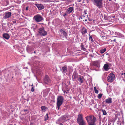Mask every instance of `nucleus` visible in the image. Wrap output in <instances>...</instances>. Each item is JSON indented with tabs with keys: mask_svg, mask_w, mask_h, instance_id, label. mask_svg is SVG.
<instances>
[{
	"mask_svg": "<svg viewBox=\"0 0 125 125\" xmlns=\"http://www.w3.org/2000/svg\"><path fill=\"white\" fill-rule=\"evenodd\" d=\"M115 34L116 36H114V37L120 38H123L124 37L123 35L118 32H115Z\"/></svg>",
	"mask_w": 125,
	"mask_h": 125,
	"instance_id": "a211bd4d",
	"label": "nucleus"
},
{
	"mask_svg": "<svg viewBox=\"0 0 125 125\" xmlns=\"http://www.w3.org/2000/svg\"><path fill=\"white\" fill-rule=\"evenodd\" d=\"M33 19L37 22H41L43 20V18L39 14H37L35 16Z\"/></svg>",
	"mask_w": 125,
	"mask_h": 125,
	"instance_id": "39448f33",
	"label": "nucleus"
},
{
	"mask_svg": "<svg viewBox=\"0 0 125 125\" xmlns=\"http://www.w3.org/2000/svg\"><path fill=\"white\" fill-rule=\"evenodd\" d=\"M12 21L13 23H15L16 22V21L15 20H12Z\"/></svg>",
	"mask_w": 125,
	"mask_h": 125,
	"instance_id": "4c0bfd02",
	"label": "nucleus"
},
{
	"mask_svg": "<svg viewBox=\"0 0 125 125\" xmlns=\"http://www.w3.org/2000/svg\"><path fill=\"white\" fill-rule=\"evenodd\" d=\"M36 73H38L39 75H40L41 74V73H42V71L41 70L39 69L38 70H36Z\"/></svg>",
	"mask_w": 125,
	"mask_h": 125,
	"instance_id": "7c9ffc66",
	"label": "nucleus"
},
{
	"mask_svg": "<svg viewBox=\"0 0 125 125\" xmlns=\"http://www.w3.org/2000/svg\"><path fill=\"white\" fill-rule=\"evenodd\" d=\"M64 100V97L63 96H58L57 99L56 104L58 110L59 109L60 106L63 103Z\"/></svg>",
	"mask_w": 125,
	"mask_h": 125,
	"instance_id": "f03ea898",
	"label": "nucleus"
},
{
	"mask_svg": "<svg viewBox=\"0 0 125 125\" xmlns=\"http://www.w3.org/2000/svg\"><path fill=\"white\" fill-rule=\"evenodd\" d=\"M87 21V19H85V20L84 21Z\"/></svg>",
	"mask_w": 125,
	"mask_h": 125,
	"instance_id": "6e6d98bb",
	"label": "nucleus"
},
{
	"mask_svg": "<svg viewBox=\"0 0 125 125\" xmlns=\"http://www.w3.org/2000/svg\"><path fill=\"white\" fill-rule=\"evenodd\" d=\"M9 125H13L12 124H9Z\"/></svg>",
	"mask_w": 125,
	"mask_h": 125,
	"instance_id": "13d9d810",
	"label": "nucleus"
},
{
	"mask_svg": "<svg viewBox=\"0 0 125 125\" xmlns=\"http://www.w3.org/2000/svg\"><path fill=\"white\" fill-rule=\"evenodd\" d=\"M87 29H83L82 30V33L83 34H85L87 32Z\"/></svg>",
	"mask_w": 125,
	"mask_h": 125,
	"instance_id": "393cba45",
	"label": "nucleus"
},
{
	"mask_svg": "<svg viewBox=\"0 0 125 125\" xmlns=\"http://www.w3.org/2000/svg\"><path fill=\"white\" fill-rule=\"evenodd\" d=\"M28 7H27L26 8V10H28Z\"/></svg>",
	"mask_w": 125,
	"mask_h": 125,
	"instance_id": "a18cd8bd",
	"label": "nucleus"
},
{
	"mask_svg": "<svg viewBox=\"0 0 125 125\" xmlns=\"http://www.w3.org/2000/svg\"><path fill=\"white\" fill-rule=\"evenodd\" d=\"M115 76L113 74L111 73L107 77V81L109 82H112L114 80Z\"/></svg>",
	"mask_w": 125,
	"mask_h": 125,
	"instance_id": "0eeeda50",
	"label": "nucleus"
},
{
	"mask_svg": "<svg viewBox=\"0 0 125 125\" xmlns=\"http://www.w3.org/2000/svg\"><path fill=\"white\" fill-rule=\"evenodd\" d=\"M60 31L62 33H63V32L64 31H64L63 29H61L60 30Z\"/></svg>",
	"mask_w": 125,
	"mask_h": 125,
	"instance_id": "e433bc0d",
	"label": "nucleus"
},
{
	"mask_svg": "<svg viewBox=\"0 0 125 125\" xmlns=\"http://www.w3.org/2000/svg\"><path fill=\"white\" fill-rule=\"evenodd\" d=\"M123 74H124V73H121V75H123Z\"/></svg>",
	"mask_w": 125,
	"mask_h": 125,
	"instance_id": "864d4df0",
	"label": "nucleus"
},
{
	"mask_svg": "<svg viewBox=\"0 0 125 125\" xmlns=\"http://www.w3.org/2000/svg\"><path fill=\"white\" fill-rule=\"evenodd\" d=\"M62 90L63 91V92L64 93H66V94H67L68 93L69 91V90H64L63 89H62Z\"/></svg>",
	"mask_w": 125,
	"mask_h": 125,
	"instance_id": "473e14b6",
	"label": "nucleus"
},
{
	"mask_svg": "<svg viewBox=\"0 0 125 125\" xmlns=\"http://www.w3.org/2000/svg\"><path fill=\"white\" fill-rule=\"evenodd\" d=\"M108 53H107V54H106V55H108Z\"/></svg>",
	"mask_w": 125,
	"mask_h": 125,
	"instance_id": "052dcab7",
	"label": "nucleus"
},
{
	"mask_svg": "<svg viewBox=\"0 0 125 125\" xmlns=\"http://www.w3.org/2000/svg\"><path fill=\"white\" fill-rule=\"evenodd\" d=\"M88 20L90 21H92V20L91 19L89 18Z\"/></svg>",
	"mask_w": 125,
	"mask_h": 125,
	"instance_id": "09e8293b",
	"label": "nucleus"
},
{
	"mask_svg": "<svg viewBox=\"0 0 125 125\" xmlns=\"http://www.w3.org/2000/svg\"><path fill=\"white\" fill-rule=\"evenodd\" d=\"M114 122L112 121H110L108 122V125H114Z\"/></svg>",
	"mask_w": 125,
	"mask_h": 125,
	"instance_id": "2f4dec72",
	"label": "nucleus"
},
{
	"mask_svg": "<svg viewBox=\"0 0 125 125\" xmlns=\"http://www.w3.org/2000/svg\"><path fill=\"white\" fill-rule=\"evenodd\" d=\"M24 112H27L28 111V110L27 109H25L24 110Z\"/></svg>",
	"mask_w": 125,
	"mask_h": 125,
	"instance_id": "c03bdc74",
	"label": "nucleus"
},
{
	"mask_svg": "<svg viewBox=\"0 0 125 125\" xmlns=\"http://www.w3.org/2000/svg\"><path fill=\"white\" fill-rule=\"evenodd\" d=\"M44 80L45 83L47 84L50 83L51 82V79L47 75L45 76Z\"/></svg>",
	"mask_w": 125,
	"mask_h": 125,
	"instance_id": "1a4fd4ad",
	"label": "nucleus"
},
{
	"mask_svg": "<svg viewBox=\"0 0 125 125\" xmlns=\"http://www.w3.org/2000/svg\"><path fill=\"white\" fill-rule=\"evenodd\" d=\"M116 42V39H115L114 40H113L112 42Z\"/></svg>",
	"mask_w": 125,
	"mask_h": 125,
	"instance_id": "79ce46f5",
	"label": "nucleus"
},
{
	"mask_svg": "<svg viewBox=\"0 0 125 125\" xmlns=\"http://www.w3.org/2000/svg\"><path fill=\"white\" fill-rule=\"evenodd\" d=\"M11 15V13L10 12H6L4 16L5 19H7L10 17Z\"/></svg>",
	"mask_w": 125,
	"mask_h": 125,
	"instance_id": "6ab92c4d",
	"label": "nucleus"
},
{
	"mask_svg": "<svg viewBox=\"0 0 125 125\" xmlns=\"http://www.w3.org/2000/svg\"><path fill=\"white\" fill-rule=\"evenodd\" d=\"M35 5L40 10H43L45 7L42 4H35Z\"/></svg>",
	"mask_w": 125,
	"mask_h": 125,
	"instance_id": "f8f14e48",
	"label": "nucleus"
},
{
	"mask_svg": "<svg viewBox=\"0 0 125 125\" xmlns=\"http://www.w3.org/2000/svg\"><path fill=\"white\" fill-rule=\"evenodd\" d=\"M67 14L66 13H64L63 15V16L64 17V16L67 15Z\"/></svg>",
	"mask_w": 125,
	"mask_h": 125,
	"instance_id": "de8ad7c7",
	"label": "nucleus"
},
{
	"mask_svg": "<svg viewBox=\"0 0 125 125\" xmlns=\"http://www.w3.org/2000/svg\"><path fill=\"white\" fill-rule=\"evenodd\" d=\"M86 12H87V10H85L84 11V14H87Z\"/></svg>",
	"mask_w": 125,
	"mask_h": 125,
	"instance_id": "a19ab883",
	"label": "nucleus"
},
{
	"mask_svg": "<svg viewBox=\"0 0 125 125\" xmlns=\"http://www.w3.org/2000/svg\"><path fill=\"white\" fill-rule=\"evenodd\" d=\"M124 74L125 75V72L124 73Z\"/></svg>",
	"mask_w": 125,
	"mask_h": 125,
	"instance_id": "bf43d9fd",
	"label": "nucleus"
},
{
	"mask_svg": "<svg viewBox=\"0 0 125 125\" xmlns=\"http://www.w3.org/2000/svg\"><path fill=\"white\" fill-rule=\"evenodd\" d=\"M86 119L88 122L89 125H96L95 122L96 120V119L94 116H87L86 117Z\"/></svg>",
	"mask_w": 125,
	"mask_h": 125,
	"instance_id": "f257e3e1",
	"label": "nucleus"
},
{
	"mask_svg": "<svg viewBox=\"0 0 125 125\" xmlns=\"http://www.w3.org/2000/svg\"><path fill=\"white\" fill-rule=\"evenodd\" d=\"M102 95V94H98L97 97L99 99H100Z\"/></svg>",
	"mask_w": 125,
	"mask_h": 125,
	"instance_id": "f704fd0d",
	"label": "nucleus"
},
{
	"mask_svg": "<svg viewBox=\"0 0 125 125\" xmlns=\"http://www.w3.org/2000/svg\"><path fill=\"white\" fill-rule=\"evenodd\" d=\"M83 2H84L83 1Z\"/></svg>",
	"mask_w": 125,
	"mask_h": 125,
	"instance_id": "69168bd1",
	"label": "nucleus"
},
{
	"mask_svg": "<svg viewBox=\"0 0 125 125\" xmlns=\"http://www.w3.org/2000/svg\"><path fill=\"white\" fill-rule=\"evenodd\" d=\"M15 69L14 67H12L7 69L6 70V72H9L10 74L14 72Z\"/></svg>",
	"mask_w": 125,
	"mask_h": 125,
	"instance_id": "4468645a",
	"label": "nucleus"
},
{
	"mask_svg": "<svg viewBox=\"0 0 125 125\" xmlns=\"http://www.w3.org/2000/svg\"><path fill=\"white\" fill-rule=\"evenodd\" d=\"M48 113H47L45 116L44 118V120L45 121H46L48 120L49 118V117H48Z\"/></svg>",
	"mask_w": 125,
	"mask_h": 125,
	"instance_id": "bb28decb",
	"label": "nucleus"
},
{
	"mask_svg": "<svg viewBox=\"0 0 125 125\" xmlns=\"http://www.w3.org/2000/svg\"><path fill=\"white\" fill-rule=\"evenodd\" d=\"M26 50L29 53H32L34 50V47L32 46L27 45L26 47Z\"/></svg>",
	"mask_w": 125,
	"mask_h": 125,
	"instance_id": "6e6552de",
	"label": "nucleus"
},
{
	"mask_svg": "<svg viewBox=\"0 0 125 125\" xmlns=\"http://www.w3.org/2000/svg\"><path fill=\"white\" fill-rule=\"evenodd\" d=\"M31 91L32 92H33L34 91V88L33 87H32L31 89Z\"/></svg>",
	"mask_w": 125,
	"mask_h": 125,
	"instance_id": "58836bf2",
	"label": "nucleus"
},
{
	"mask_svg": "<svg viewBox=\"0 0 125 125\" xmlns=\"http://www.w3.org/2000/svg\"><path fill=\"white\" fill-rule=\"evenodd\" d=\"M106 50V48H104L103 49L100 50V52L101 54L105 52Z\"/></svg>",
	"mask_w": 125,
	"mask_h": 125,
	"instance_id": "a878e982",
	"label": "nucleus"
},
{
	"mask_svg": "<svg viewBox=\"0 0 125 125\" xmlns=\"http://www.w3.org/2000/svg\"><path fill=\"white\" fill-rule=\"evenodd\" d=\"M3 36L4 38L8 40L10 38V36L7 33H5L3 34Z\"/></svg>",
	"mask_w": 125,
	"mask_h": 125,
	"instance_id": "4be33fe9",
	"label": "nucleus"
},
{
	"mask_svg": "<svg viewBox=\"0 0 125 125\" xmlns=\"http://www.w3.org/2000/svg\"><path fill=\"white\" fill-rule=\"evenodd\" d=\"M62 119L64 121H66L69 119L68 118V115H64L62 116Z\"/></svg>",
	"mask_w": 125,
	"mask_h": 125,
	"instance_id": "f3484780",
	"label": "nucleus"
},
{
	"mask_svg": "<svg viewBox=\"0 0 125 125\" xmlns=\"http://www.w3.org/2000/svg\"><path fill=\"white\" fill-rule=\"evenodd\" d=\"M105 102L106 103L109 104L111 103L112 102V99L111 98H109L105 100Z\"/></svg>",
	"mask_w": 125,
	"mask_h": 125,
	"instance_id": "aec40b11",
	"label": "nucleus"
},
{
	"mask_svg": "<svg viewBox=\"0 0 125 125\" xmlns=\"http://www.w3.org/2000/svg\"><path fill=\"white\" fill-rule=\"evenodd\" d=\"M38 32L42 36H45L47 34V32L45 30L44 28L43 27L39 29Z\"/></svg>",
	"mask_w": 125,
	"mask_h": 125,
	"instance_id": "423d86ee",
	"label": "nucleus"
},
{
	"mask_svg": "<svg viewBox=\"0 0 125 125\" xmlns=\"http://www.w3.org/2000/svg\"><path fill=\"white\" fill-rule=\"evenodd\" d=\"M48 89L44 90L43 91V92L44 94H47L48 92Z\"/></svg>",
	"mask_w": 125,
	"mask_h": 125,
	"instance_id": "c85d7f7f",
	"label": "nucleus"
},
{
	"mask_svg": "<svg viewBox=\"0 0 125 125\" xmlns=\"http://www.w3.org/2000/svg\"><path fill=\"white\" fill-rule=\"evenodd\" d=\"M80 46L82 50L84 51H86V49L85 47H84V46L83 43H81Z\"/></svg>",
	"mask_w": 125,
	"mask_h": 125,
	"instance_id": "b1692460",
	"label": "nucleus"
},
{
	"mask_svg": "<svg viewBox=\"0 0 125 125\" xmlns=\"http://www.w3.org/2000/svg\"><path fill=\"white\" fill-rule=\"evenodd\" d=\"M57 20H58V21H59V20L58 19H57Z\"/></svg>",
	"mask_w": 125,
	"mask_h": 125,
	"instance_id": "680f3d73",
	"label": "nucleus"
},
{
	"mask_svg": "<svg viewBox=\"0 0 125 125\" xmlns=\"http://www.w3.org/2000/svg\"><path fill=\"white\" fill-rule=\"evenodd\" d=\"M9 75V74H8V75Z\"/></svg>",
	"mask_w": 125,
	"mask_h": 125,
	"instance_id": "e2e57ef3",
	"label": "nucleus"
},
{
	"mask_svg": "<svg viewBox=\"0 0 125 125\" xmlns=\"http://www.w3.org/2000/svg\"><path fill=\"white\" fill-rule=\"evenodd\" d=\"M82 116V114H79L78 115L77 119V122L79 125H86V122L83 119Z\"/></svg>",
	"mask_w": 125,
	"mask_h": 125,
	"instance_id": "7ed1b4c3",
	"label": "nucleus"
},
{
	"mask_svg": "<svg viewBox=\"0 0 125 125\" xmlns=\"http://www.w3.org/2000/svg\"><path fill=\"white\" fill-rule=\"evenodd\" d=\"M59 125H63V124H62V123H60V124H59Z\"/></svg>",
	"mask_w": 125,
	"mask_h": 125,
	"instance_id": "3c124183",
	"label": "nucleus"
},
{
	"mask_svg": "<svg viewBox=\"0 0 125 125\" xmlns=\"http://www.w3.org/2000/svg\"><path fill=\"white\" fill-rule=\"evenodd\" d=\"M111 65V64L110 63L106 64L104 65L103 68L105 71H107L110 69L109 66Z\"/></svg>",
	"mask_w": 125,
	"mask_h": 125,
	"instance_id": "2eb2a0df",
	"label": "nucleus"
},
{
	"mask_svg": "<svg viewBox=\"0 0 125 125\" xmlns=\"http://www.w3.org/2000/svg\"><path fill=\"white\" fill-rule=\"evenodd\" d=\"M117 123L118 124H120V125L121 124V123L120 122V120L119 119H118V120L117 121Z\"/></svg>",
	"mask_w": 125,
	"mask_h": 125,
	"instance_id": "c9c22d12",
	"label": "nucleus"
},
{
	"mask_svg": "<svg viewBox=\"0 0 125 125\" xmlns=\"http://www.w3.org/2000/svg\"><path fill=\"white\" fill-rule=\"evenodd\" d=\"M63 35L66 38V36H67V34L66 33L65 31H64L63 32V33H62Z\"/></svg>",
	"mask_w": 125,
	"mask_h": 125,
	"instance_id": "72a5a7b5",
	"label": "nucleus"
},
{
	"mask_svg": "<svg viewBox=\"0 0 125 125\" xmlns=\"http://www.w3.org/2000/svg\"><path fill=\"white\" fill-rule=\"evenodd\" d=\"M95 93L96 94H98V91L97 90L95 91Z\"/></svg>",
	"mask_w": 125,
	"mask_h": 125,
	"instance_id": "ea45409f",
	"label": "nucleus"
},
{
	"mask_svg": "<svg viewBox=\"0 0 125 125\" xmlns=\"http://www.w3.org/2000/svg\"><path fill=\"white\" fill-rule=\"evenodd\" d=\"M1 75V72L0 71V75Z\"/></svg>",
	"mask_w": 125,
	"mask_h": 125,
	"instance_id": "4d7b16f0",
	"label": "nucleus"
},
{
	"mask_svg": "<svg viewBox=\"0 0 125 125\" xmlns=\"http://www.w3.org/2000/svg\"><path fill=\"white\" fill-rule=\"evenodd\" d=\"M41 111L43 112H45L46 110H47L48 109V108L44 106H42L41 107Z\"/></svg>",
	"mask_w": 125,
	"mask_h": 125,
	"instance_id": "5701e85b",
	"label": "nucleus"
},
{
	"mask_svg": "<svg viewBox=\"0 0 125 125\" xmlns=\"http://www.w3.org/2000/svg\"><path fill=\"white\" fill-rule=\"evenodd\" d=\"M77 80L79 82L80 84L83 83L84 82V78L83 76L80 75L77 79Z\"/></svg>",
	"mask_w": 125,
	"mask_h": 125,
	"instance_id": "9d476101",
	"label": "nucleus"
},
{
	"mask_svg": "<svg viewBox=\"0 0 125 125\" xmlns=\"http://www.w3.org/2000/svg\"><path fill=\"white\" fill-rule=\"evenodd\" d=\"M102 0H94L93 1L94 5L98 7L99 9L102 8L103 7Z\"/></svg>",
	"mask_w": 125,
	"mask_h": 125,
	"instance_id": "20e7f679",
	"label": "nucleus"
},
{
	"mask_svg": "<svg viewBox=\"0 0 125 125\" xmlns=\"http://www.w3.org/2000/svg\"><path fill=\"white\" fill-rule=\"evenodd\" d=\"M62 70L63 73H66L67 71V68L66 65H65L62 67Z\"/></svg>",
	"mask_w": 125,
	"mask_h": 125,
	"instance_id": "412c9836",
	"label": "nucleus"
},
{
	"mask_svg": "<svg viewBox=\"0 0 125 125\" xmlns=\"http://www.w3.org/2000/svg\"><path fill=\"white\" fill-rule=\"evenodd\" d=\"M74 8L73 7H70L66 10V12L68 14L71 13L74 10Z\"/></svg>",
	"mask_w": 125,
	"mask_h": 125,
	"instance_id": "dca6fc26",
	"label": "nucleus"
},
{
	"mask_svg": "<svg viewBox=\"0 0 125 125\" xmlns=\"http://www.w3.org/2000/svg\"><path fill=\"white\" fill-rule=\"evenodd\" d=\"M81 0H78V2H80L81 1Z\"/></svg>",
	"mask_w": 125,
	"mask_h": 125,
	"instance_id": "8fccbe9b",
	"label": "nucleus"
},
{
	"mask_svg": "<svg viewBox=\"0 0 125 125\" xmlns=\"http://www.w3.org/2000/svg\"><path fill=\"white\" fill-rule=\"evenodd\" d=\"M36 51H35L34 52V53H36Z\"/></svg>",
	"mask_w": 125,
	"mask_h": 125,
	"instance_id": "5fc2aeb1",
	"label": "nucleus"
},
{
	"mask_svg": "<svg viewBox=\"0 0 125 125\" xmlns=\"http://www.w3.org/2000/svg\"><path fill=\"white\" fill-rule=\"evenodd\" d=\"M23 83H25V82H23Z\"/></svg>",
	"mask_w": 125,
	"mask_h": 125,
	"instance_id": "0e129e2a",
	"label": "nucleus"
},
{
	"mask_svg": "<svg viewBox=\"0 0 125 125\" xmlns=\"http://www.w3.org/2000/svg\"><path fill=\"white\" fill-rule=\"evenodd\" d=\"M89 40L90 41H91V42H94V41L92 37L90 35V34H89Z\"/></svg>",
	"mask_w": 125,
	"mask_h": 125,
	"instance_id": "cd10ccee",
	"label": "nucleus"
},
{
	"mask_svg": "<svg viewBox=\"0 0 125 125\" xmlns=\"http://www.w3.org/2000/svg\"><path fill=\"white\" fill-rule=\"evenodd\" d=\"M34 25L35 26V27L34 28V29H35V28H36L37 27V25H35V24H34Z\"/></svg>",
	"mask_w": 125,
	"mask_h": 125,
	"instance_id": "37998d69",
	"label": "nucleus"
},
{
	"mask_svg": "<svg viewBox=\"0 0 125 125\" xmlns=\"http://www.w3.org/2000/svg\"><path fill=\"white\" fill-rule=\"evenodd\" d=\"M105 102V101H103L102 102V104H104V103Z\"/></svg>",
	"mask_w": 125,
	"mask_h": 125,
	"instance_id": "603ef678",
	"label": "nucleus"
},
{
	"mask_svg": "<svg viewBox=\"0 0 125 125\" xmlns=\"http://www.w3.org/2000/svg\"><path fill=\"white\" fill-rule=\"evenodd\" d=\"M94 91H95V90H97L96 88L95 87H94Z\"/></svg>",
	"mask_w": 125,
	"mask_h": 125,
	"instance_id": "49530a36",
	"label": "nucleus"
},
{
	"mask_svg": "<svg viewBox=\"0 0 125 125\" xmlns=\"http://www.w3.org/2000/svg\"><path fill=\"white\" fill-rule=\"evenodd\" d=\"M100 62L99 61H96L93 62L92 64L96 67L99 68L100 67Z\"/></svg>",
	"mask_w": 125,
	"mask_h": 125,
	"instance_id": "9b49d317",
	"label": "nucleus"
},
{
	"mask_svg": "<svg viewBox=\"0 0 125 125\" xmlns=\"http://www.w3.org/2000/svg\"><path fill=\"white\" fill-rule=\"evenodd\" d=\"M102 111L103 113V114L104 115H106L107 114V113L105 110L102 109Z\"/></svg>",
	"mask_w": 125,
	"mask_h": 125,
	"instance_id": "c756f323",
	"label": "nucleus"
},
{
	"mask_svg": "<svg viewBox=\"0 0 125 125\" xmlns=\"http://www.w3.org/2000/svg\"><path fill=\"white\" fill-rule=\"evenodd\" d=\"M80 75H78L77 73L75 72H74L73 73L72 75V80L73 81H75L76 79L78 78L79 76Z\"/></svg>",
	"mask_w": 125,
	"mask_h": 125,
	"instance_id": "ddd939ff",
	"label": "nucleus"
}]
</instances>
